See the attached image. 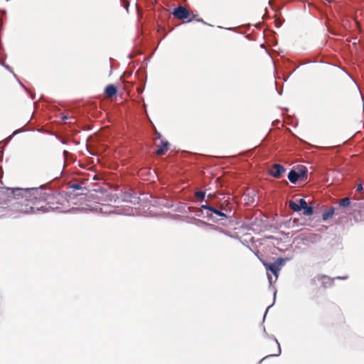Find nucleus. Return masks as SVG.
Wrapping results in <instances>:
<instances>
[{"mask_svg":"<svg viewBox=\"0 0 364 364\" xmlns=\"http://www.w3.org/2000/svg\"><path fill=\"white\" fill-rule=\"evenodd\" d=\"M117 93V87L113 85H109L106 87L105 90V94L107 97H112L115 96Z\"/></svg>","mask_w":364,"mask_h":364,"instance_id":"nucleus-7","label":"nucleus"},{"mask_svg":"<svg viewBox=\"0 0 364 364\" xmlns=\"http://www.w3.org/2000/svg\"><path fill=\"white\" fill-rule=\"evenodd\" d=\"M211 212L216 214L218 216L227 218V215L224 213L221 212L220 210H219L213 207L211 209Z\"/></svg>","mask_w":364,"mask_h":364,"instance_id":"nucleus-15","label":"nucleus"},{"mask_svg":"<svg viewBox=\"0 0 364 364\" xmlns=\"http://www.w3.org/2000/svg\"><path fill=\"white\" fill-rule=\"evenodd\" d=\"M201 208H203V209H205V210H210V212H211V209L213 208V207H212V206L208 205H203L201 206Z\"/></svg>","mask_w":364,"mask_h":364,"instance_id":"nucleus-18","label":"nucleus"},{"mask_svg":"<svg viewBox=\"0 0 364 364\" xmlns=\"http://www.w3.org/2000/svg\"><path fill=\"white\" fill-rule=\"evenodd\" d=\"M124 6L126 8L127 11H128V7L129 6V3L128 1H124Z\"/></svg>","mask_w":364,"mask_h":364,"instance_id":"nucleus-20","label":"nucleus"},{"mask_svg":"<svg viewBox=\"0 0 364 364\" xmlns=\"http://www.w3.org/2000/svg\"><path fill=\"white\" fill-rule=\"evenodd\" d=\"M205 193L203 191H197L195 193V196L197 199L202 201L205 198Z\"/></svg>","mask_w":364,"mask_h":364,"instance_id":"nucleus-14","label":"nucleus"},{"mask_svg":"<svg viewBox=\"0 0 364 364\" xmlns=\"http://www.w3.org/2000/svg\"><path fill=\"white\" fill-rule=\"evenodd\" d=\"M334 208H331L327 211L322 214L323 220H327L329 218H331L334 214Z\"/></svg>","mask_w":364,"mask_h":364,"instance_id":"nucleus-10","label":"nucleus"},{"mask_svg":"<svg viewBox=\"0 0 364 364\" xmlns=\"http://www.w3.org/2000/svg\"><path fill=\"white\" fill-rule=\"evenodd\" d=\"M350 204V199L348 198H344L341 200L339 205L342 207H347Z\"/></svg>","mask_w":364,"mask_h":364,"instance_id":"nucleus-13","label":"nucleus"},{"mask_svg":"<svg viewBox=\"0 0 364 364\" xmlns=\"http://www.w3.org/2000/svg\"><path fill=\"white\" fill-rule=\"evenodd\" d=\"M295 171L297 173L299 179H301L303 181H306L308 177V171L306 167L304 166H300Z\"/></svg>","mask_w":364,"mask_h":364,"instance_id":"nucleus-5","label":"nucleus"},{"mask_svg":"<svg viewBox=\"0 0 364 364\" xmlns=\"http://www.w3.org/2000/svg\"><path fill=\"white\" fill-rule=\"evenodd\" d=\"M314 213V208L311 206L306 205V208H304V214L305 215H311Z\"/></svg>","mask_w":364,"mask_h":364,"instance_id":"nucleus-12","label":"nucleus"},{"mask_svg":"<svg viewBox=\"0 0 364 364\" xmlns=\"http://www.w3.org/2000/svg\"><path fill=\"white\" fill-rule=\"evenodd\" d=\"M169 146L170 144L168 141H161V145L159 146L158 149L156 151V154L158 156L164 154L165 152L168 151Z\"/></svg>","mask_w":364,"mask_h":364,"instance_id":"nucleus-6","label":"nucleus"},{"mask_svg":"<svg viewBox=\"0 0 364 364\" xmlns=\"http://www.w3.org/2000/svg\"><path fill=\"white\" fill-rule=\"evenodd\" d=\"M299 205L300 207V210L301 209H304V208L306 207L307 205V203L306 202V200L303 198L300 199L299 200Z\"/></svg>","mask_w":364,"mask_h":364,"instance_id":"nucleus-16","label":"nucleus"},{"mask_svg":"<svg viewBox=\"0 0 364 364\" xmlns=\"http://www.w3.org/2000/svg\"><path fill=\"white\" fill-rule=\"evenodd\" d=\"M289 208L293 210L294 211L299 212L300 211V207L299 205V203H296L295 202L290 200L289 201Z\"/></svg>","mask_w":364,"mask_h":364,"instance_id":"nucleus-11","label":"nucleus"},{"mask_svg":"<svg viewBox=\"0 0 364 364\" xmlns=\"http://www.w3.org/2000/svg\"><path fill=\"white\" fill-rule=\"evenodd\" d=\"M363 190V186L361 184L358 185V187H357V189H356V191L357 192H360Z\"/></svg>","mask_w":364,"mask_h":364,"instance_id":"nucleus-19","label":"nucleus"},{"mask_svg":"<svg viewBox=\"0 0 364 364\" xmlns=\"http://www.w3.org/2000/svg\"><path fill=\"white\" fill-rule=\"evenodd\" d=\"M288 178L292 183H296L299 179L297 173L295 170H291L288 174Z\"/></svg>","mask_w":364,"mask_h":364,"instance_id":"nucleus-8","label":"nucleus"},{"mask_svg":"<svg viewBox=\"0 0 364 364\" xmlns=\"http://www.w3.org/2000/svg\"><path fill=\"white\" fill-rule=\"evenodd\" d=\"M71 188H73L75 190H79L81 188V186L78 183H75L71 186Z\"/></svg>","mask_w":364,"mask_h":364,"instance_id":"nucleus-17","label":"nucleus"},{"mask_svg":"<svg viewBox=\"0 0 364 364\" xmlns=\"http://www.w3.org/2000/svg\"><path fill=\"white\" fill-rule=\"evenodd\" d=\"M284 264V259L279 258L274 263L269 264L265 262H263V264L267 270L270 271L273 274L278 277V273L280 270V267Z\"/></svg>","mask_w":364,"mask_h":364,"instance_id":"nucleus-3","label":"nucleus"},{"mask_svg":"<svg viewBox=\"0 0 364 364\" xmlns=\"http://www.w3.org/2000/svg\"><path fill=\"white\" fill-rule=\"evenodd\" d=\"M173 15L174 17L180 20L187 19L188 22L196 19L198 21L205 23L203 19L196 18L198 16L197 15L191 14L186 7L182 6H179L174 9Z\"/></svg>","mask_w":364,"mask_h":364,"instance_id":"nucleus-2","label":"nucleus"},{"mask_svg":"<svg viewBox=\"0 0 364 364\" xmlns=\"http://www.w3.org/2000/svg\"><path fill=\"white\" fill-rule=\"evenodd\" d=\"M286 169L282 165L275 164L272 166L269 172V174L273 177L279 178L282 177Z\"/></svg>","mask_w":364,"mask_h":364,"instance_id":"nucleus-4","label":"nucleus"},{"mask_svg":"<svg viewBox=\"0 0 364 364\" xmlns=\"http://www.w3.org/2000/svg\"><path fill=\"white\" fill-rule=\"evenodd\" d=\"M21 198L16 203V208L18 211L26 213L34 214L40 212L46 213L50 209H55L54 200L57 198L52 189L45 186L39 188L27 189H19Z\"/></svg>","mask_w":364,"mask_h":364,"instance_id":"nucleus-1","label":"nucleus"},{"mask_svg":"<svg viewBox=\"0 0 364 364\" xmlns=\"http://www.w3.org/2000/svg\"><path fill=\"white\" fill-rule=\"evenodd\" d=\"M316 279L318 282H321L324 287H326L325 284L329 283V282H330L329 277H328L327 276H325V275H318V276L314 277L313 281L315 282Z\"/></svg>","mask_w":364,"mask_h":364,"instance_id":"nucleus-9","label":"nucleus"},{"mask_svg":"<svg viewBox=\"0 0 364 364\" xmlns=\"http://www.w3.org/2000/svg\"><path fill=\"white\" fill-rule=\"evenodd\" d=\"M363 111H364V102H363Z\"/></svg>","mask_w":364,"mask_h":364,"instance_id":"nucleus-21","label":"nucleus"}]
</instances>
